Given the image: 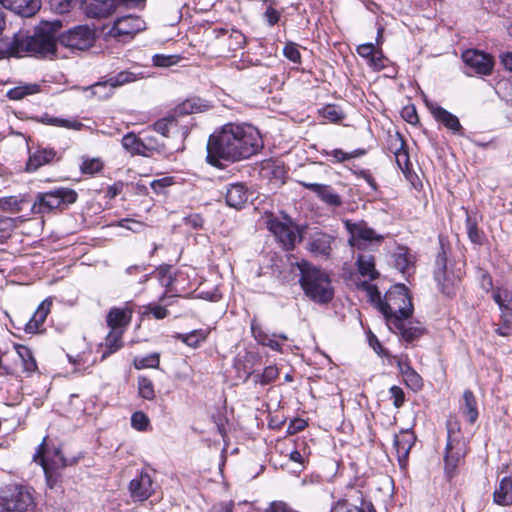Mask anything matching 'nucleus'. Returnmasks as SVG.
Masks as SVG:
<instances>
[{
	"label": "nucleus",
	"mask_w": 512,
	"mask_h": 512,
	"mask_svg": "<svg viewBox=\"0 0 512 512\" xmlns=\"http://www.w3.org/2000/svg\"><path fill=\"white\" fill-rule=\"evenodd\" d=\"M159 363L160 358L158 353H152L143 358L134 360V365L136 369L157 368L159 366Z\"/></svg>",
	"instance_id": "46"
},
{
	"label": "nucleus",
	"mask_w": 512,
	"mask_h": 512,
	"mask_svg": "<svg viewBox=\"0 0 512 512\" xmlns=\"http://www.w3.org/2000/svg\"><path fill=\"white\" fill-rule=\"evenodd\" d=\"M466 230L470 241L477 245H482L484 233L478 228V223L475 217L467 214L466 217Z\"/></svg>",
	"instance_id": "37"
},
{
	"label": "nucleus",
	"mask_w": 512,
	"mask_h": 512,
	"mask_svg": "<svg viewBox=\"0 0 512 512\" xmlns=\"http://www.w3.org/2000/svg\"><path fill=\"white\" fill-rule=\"evenodd\" d=\"M124 333L117 330H110L105 338L104 344L101 345L103 348L101 360L106 359L110 355L114 354L123 347L122 336Z\"/></svg>",
	"instance_id": "32"
},
{
	"label": "nucleus",
	"mask_w": 512,
	"mask_h": 512,
	"mask_svg": "<svg viewBox=\"0 0 512 512\" xmlns=\"http://www.w3.org/2000/svg\"><path fill=\"white\" fill-rule=\"evenodd\" d=\"M41 465L45 472L46 481L50 488H54L57 483V474L55 473L54 466L58 465L57 461H53L52 464L49 463L48 459L45 456L41 457Z\"/></svg>",
	"instance_id": "43"
},
{
	"label": "nucleus",
	"mask_w": 512,
	"mask_h": 512,
	"mask_svg": "<svg viewBox=\"0 0 512 512\" xmlns=\"http://www.w3.org/2000/svg\"><path fill=\"white\" fill-rule=\"evenodd\" d=\"M54 159L59 160V157H57V152L54 149H39L30 155L26 163V170L28 172H34L41 166L51 163Z\"/></svg>",
	"instance_id": "29"
},
{
	"label": "nucleus",
	"mask_w": 512,
	"mask_h": 512,
	"mask_svg": "<svg viewBox=\"0 0 512 512\" xmlns=\"http://www.w3.org/2000/svg\"><path fill=\"white\" fill-rule=\"evenodd\" d=\"M94 33L88 26H77L57 35V43L71 50H85L92 46Z\"/></svg>",
	"instance_id": "11"
},
{
	"label": "nucleus",
	"mask_w": 512,
	"mask_h": 512,
	"mask_svg": "<svg viewBox=\"0 0 512 512\" xmlns=\"http://www.w3.org/2000/svg\"><path fill=\"white\" fill-rule=\"evenodd\" d=\"M460 411L470 424L476 422L478 418V406L474 393L471 390H465L460 403Z\"/></svg>",
	"instance_id": "30"
},
{
	"label": "nucleus",
	"mask_w": 512,
	"mask_h": 512,
	"mask_svg": "<svg viewBox=\"0 0 512 512\" xmlns=\"http://www.w3.org/2000/svg\"><path fill=\"white\" fill-rule=\"evenodd\" d=\"M322 154L330 156V161L332 163H342L348 160V152H345L342 149H333L331 151L323 150Z\"/></svg>",
	"instance_id": "57"
},
{
	"label": "nucleus",
	"mask_w": 512,
	"mask_h": 512,
	"mask_svg": "<svg viewBox=\"0 0 512 512\" xmlns=\"http://www.w3.org/2000/svg\"><path fill=\"white\" fill-rule=\"evenodd\" d=\"M279 375L278 368L270 365L265 367L262 373H253V380L257 384L267 385L273 382Z\"/></svg>",
	"instance_id": "40"
},
{
	"label": "nucleus",
	"mask_w": 512,
	"mask_h": 512,
	"mask_svg": "<svg viewBox=\"0 0 512 512\" xmlns=\"http://www.w3.org/2000/svg\"><path fill=\"white\" fill-rule=\"evenodd\" d=\"M493 300L501 310V319L506 326H512V292L506 288H496L492 293Z\"/></svg>",
	"instance_id": "24"
},
{
	"label": "nucleus",
	"mask_w": 512,
	"mask_h": 512,
	"mask_svg": "<svg viewBox=\"0 0 512 512\" xmlns=\"http://www.w3.org/2000/svg\"><path fill=\"white\" fill-rule=\"evenodd\" d=\"M77 193L70 188H57L48 192L38 193L36 200L32 205L34 214H46L62 205L72 204L77 200Z\"/></svg>",
	"instance_id": "8"
},
{
	"label": "nucleus",
	"mask_w": 512,
	"mask_h": 512,
	"mask_svg": "<svg viewBox=\"0 0 512 512\" xmlns=\"http://www.w3.org/2000/svg\"><path fill=\"white\" fill-rule=\"evenodd\" d=\"M375 47H374V44L373 43H364V44H361L357 47V53L363 57V58H367V59H370V57L373 55V53L375 52Z\"/></svg>",
	"instance_id": "63"
},
{
	"label": "nucleus",
	"mask_w": 512,
	"mask_h": 512,
	"mask_svg": "<svg viewBox=\"0 0 512 512\" xmlns=\"http://www.w3.org/2000/svg\"><path fill=\"white\" fill-rule=\"evenodd\" d=\"M0 505L7 512H32L35 508L32 489L16 482L6 484L0 492Z\"/></svg>",
	"instance_id": "5"
},
{
	"label": "nucleus",
	"mask_w": 512,
	"mask_h": 512,
	"mask_svg": "<svg viewBox=\"0 0 512 512\" xmlns=\"http://www.w3.org/2000/svg\"><path fill=\"white\" fill-rule=\"evenodd\" d=\"M17 352L23 360L25 370H27L29 372L36 370V368H37L36 361L34 360V358L32 356V352L28 347L19 346L17 348Z\"/></svg>",
	"instance_id": "45"
},
{
	"label": "nucleus",
	"mask_w": 512,
	"mask_h": 512,
	"mask_svg": "<svg viewBox=\"0 0 512 512\" xmlns=\"http://www.w3.org/2000/svg\"><path fill=\"white\" fill-rule=\"evenodd\" d=\"M123 147L131 153H139L142 143L133 133H128L122 138Z\"/></svg>",
	"instance_id": "47"
},
{
	"label": "nucleus",
	"mask_w": 512,
	"mask_h": 512,
	"mask_svg": "<svg viewBox=\"0 0 512 512\" xmlns=\"http://www.w3.org/2000/svg\"><path fill=\"white\" fill-rule=\"evenodd\" d=\"M138 79L137 75L130 71H121L117 75L110 77L105 82H98L90 87V90L93 95L97 96L98 98H106L108 97V93L101 94L98 89L100 88H107V86H110V90H112L115 87L122 86L127 83L134 82Z\"/></svg>",
	"instance_id": "19"
},
{
	"label": "nucleus",
	"mask_w": 512,
	"mask_h": 512,
	"mask_svg": "<svg viewBox=\"0 0 512 512\" xmlns=\"http://www.w3.org/2000/svg\"><path fill=\"white\" fill-rule=\"evenodd\" d=\"M40 121L46 125L57 126L76 131L83 129L84 127V124L76 118L65 119L60 117H53L48 114L43 115Z\"/></svg>",
	"instance_id": "35"
},
{
	"label": "nucleus",
	"mask_w": 512,
	"mask_h": 512,
	"mask_svg": "<svg viewBox=\"0 0 512 512\" xmlns=\"http://www.w3.org/2000/svg\"><path fill=\"white\" fill-rule=\"evenodd\" d=\"M272 5L269 4L264 13V18L270 26L275 25L280 19V12L274 9Z\"/></svg>",
	"instance_id": "61"
},
{
	"label": "nucleus",
	"mask_w": 512,
	"mask_h": 512,
	"mask_svg": "<svg viewBox=\"0 0 512 512\" xmlns=\"http://www.w3.org/2000/svg\"><path fill=\"white\" fill-rule=\"evenodd\" d=\"M393 404L396 408H400L405 402V393L399 386H392L389 390Z\"/></svg>",
	"instance_id": "56"
},
{
	"label": "nucleus",
	"mask_w": 512,
	"mask_h": 512,
	"mask_svg": "<svg viewBox=\"0 0 512 512\" xmlns=\"http://www.w3.org/2000/svg\"><path fill=\"white\" fill-rule=\"evenodd\" d=\"M385 56L381 51H375L369 59V65L375 70L380 71L385 68Z\"/></svg>",
	"instance_id": "58"
},
{
	"label": "nucleus",
	"mask_w": 512,
	"mask_h": 512,
	"mask_svg": "<svg viewBox=\"0 0 512 512\" xmlns=\"http://www.w3.org/2000/svg\"><path fill=\"white\" fill-rule=\"evenodd\" d=\"M429 109L436 121L443 124L447 129L451 130L454 134L463 135V128L460 124L458 117L443 107L432 104Z\"/></svg>",
	"instance_id": "23"
},
{
	"label": "nucleus",
	"mask_w": 512,
	"mask_h": 512,
	"mask_svg": "<svg viewBox=\"0 0 512 512\" xmlns=\"http://www.w3.org/2000/svg\"><path fill=\"white\" fill-rule=\"evenodd\" d=\"M132 318V310L128 307L111 308L107 314L106 322L110 330H117L124 333Z\"/></svg>",
	"instance_id": "22"
},
{
	"label": "nucleus",
	"mask_w": 512,
	"mask_h": 512,
	"mask_svg": "<svg viewBox=\"0 0 512 512\" xmlns=\"http://www.w3.org/2000/svg\"><path fill=\"white\" fill-rule=\"evenodd\" d=\"M415 440V435L410 430H402L400 434L394 436L393 446L396 450L398 461L401 466L406 464Z\"/></svg>",
	"instance_id": "21"
},
{
	"label": "nucleus",
	"mask_w": 512,
	"mask_h": 512,
	"mask_svg": "<svg viewBox=\"0 0 512 512\" xmlns=\"http://www.w3.org/2000/svg\"><path fill=\"white\" fill-rule=\"evenodd\" d=\"M200 111L201 106L196 102V100H186L176 107L172 115L156 121L153 125L154 130L164 137H170L179 133L186 137L188 134V126L181 125L179 117Z\"/></svg>",
	"instance_id": "6"
},
{
	"label": "nucleus",
	"mask_w": 512,
	"mask_h": 512,
	"mask_svg": "<svg viewBox=\"0 0 512 512\" xmlns=\"http://www.w3.org/2000/svg\"><path fill=\"white\" fill-rule=\"evenodd\" d=\"M467 445L460 431H455L450 422L447 423V443L444 454V469L448 478H452L457 468L464 461Z\"/></svg>",
	"instance_id": "7"
},
{
	"label": "nucleus",
	"mask_w": 512,
	"mask_h": 512,
	"mask_svg": "<svg viewBox=\"0 0 512 512\" xmlns=\"http://www.w3.org/2000/svg\"><path fill=\"white\" fill-rule=\"evenodd\" d=\"M390 359H391L390 363H392V360L395 361V363H396V365L398 367V370H399L400 374L402 375V377H404L410 371L413 370V368L411 367L409 362H407L406 360H403L401 357L391 356Z\"/></svg>",
	"instance_id": "59"
},
{
	"label": "nucleus",
	"mask_w": 512,
	"mask_h": 512,
	"mask_svg": "<svg viewBox=\"0 0 512 512\" xmlns=\"http://www.w3.org/2000/svg\"><path fill=\"white\" fill-rule=\"evenodd\" d=\"M435 280L441 287V291L444 294H446L447 296H452L455 294V287L460 281V277L455 275H452V277H450L447 273V270L443 269L435 273Z\"/></svg>",
	"instance_id": "33"
},
{
	"label": "nucleus",
	"mask_w": 512,
	"mask_h": 512,
	"mask_svg": "<svg viewBox=\"0 0 512 512\" xmlns=\"http://www.w3.org/2000/svg\"><path fill=\"white\" fill-rule=\"evenodd\" d=\"M234 502H219L212 505L209 512H233Z\"/></svg>",
	"instance_id": "64"
},
{
	"label": "nucleus",
	"mask_w": 512,
	"mask_h": 512,
	"mask_svg": "<svg viewBox=\"0 0 512 512\" xmlns=\"http://www.w3.org/2000/svg\"><path fill=\"white\" fill-rule=\"evenodd\" d=\"M248 189L242 183L230 184L225 193V200L228 206L241 209L248 201Z\"/></svg>",
	"instance_id": "27"
},
{
	"label": "nucleus",
	"mask_w": 512,
	"mask_h": 512,
	"mask_svg": "<svg viewBox=\"0 0 512 512\" xmlns=\"http://www.w3.org/2000/svg\"><path fill=\"white\" fill-rule=\"evenodd\" d=\"M349 495L350 501H355V510L357 512H376L373 504L366 500L361 491L353 490Z\"/></svg>",
	"instance_id": "39"
},
{
	"label": "nucleus",
	"mask_w": 512,
	"mask_h": 512,
	"mask_svg": "<svg viewBox=\"0 0 512 512\" xmlns=\"http://www.w3.org/2000/svg\"><path fill=\"white\" fill-rule=\"evenodd\" d=\"M304 188L314 192L324 203L329 206H341V197L329 185L312 183L307 181H299Z\"/></svg>",
	"instance_id": "20"
},
{
	"label": "nucleus",
	"mask_w": 512,
	"mask_h": 512,
	"mask_svg": "<svg viewBox=\"0 0 512 512\" xmlns=\"http://www.w3.org/2000/svg\"><path fill=\"white\" fill-rule=\"evenodd\" d=\"M405 384L414 391L422 388L423 382L421 376L413 369L403 377Z\"/></svg>",
	"instance_id": "52"
},
{
	"label": "nucleus",
	"mask_w": 512,
	"mask_h": 512,
	"mask_svg": "<svg viewBox=\"0 0 512 512\" xmlns=\"http://www.w3.org/2000/svg\"><path fill=\"white\" fill-rule=\"evenodd\" d=\"M143 0H87L85 2V12L87 16L93 18H102L110 15L117 6H136Z\"/></svg>",
	"instance_id": "15"
},
{
	"label": "nucleus",
	"mask_w": 512,
	"mask_h": 512,
	"mask_svg": "<svg viewBox=\"0 0 512 512\" xmlns=\"http://www.w3.org/2000/svg\"><path fill=\"white\" fill-rule=\"evenodd\" d=\"M372 301L378 302V308L384 315L387 325L393 317H410L413 313V304L408 290L403 284H397L390 288L381 300L380 293L375 290L371 293Z\"/></svg>",
	"instance_id": "4"
},
{
	"label": "nucleus",
	"mask_w": 512,
	"mask_h": 512,
	"mask_svg": "<svg viewBox=\"0 0 512 512\" xmlns=\"http://www.w3.org/2000/svg\"><path fill=\"white\" fill-rule=\"evenodd\" d=\"M493 500L501 506L512 504V477H504L493 493Z\"/></svg>",
	"instance_id": "31"
},
{
	"label": "nucleus",
	"mask_w": 512,
	"mask_h": 512,
	"mask_svg": "<svg viewBox=\"0 0 512 512\" xmlns=\"http://www.w3.org/2000/svg\"><path fill=\"white\" fill-rule=\"evenodd\" d=\"M144 28L145 22L140 17L126 15L114 20L113 25L106 32V36L125 42Z\"/></svg>",
	"instance_id": "10"
},
{
	"label": "nucleus",
	"mask_w": 512,
	"mask_h": 512,
	"mask_svg": "<svg viewBox=\"0 0 512 512\" xmlns=\"http://www.w3.org/2000/svg\"><path fill=\"white\" fill-rule=\"evenodd\" d=\"M344 226L350 234L349 245L358 250H364L369 244L373 242L380 243L383 240V236L377 234L364 221L352 222L351 220H345Z\"/></svg>",
	"instance_id": "9"
},
{
	"label": "nucleus",
	"mask_w": 512,
	"mask_h": 512,
	"mask_svg": "<svg viewBox=\"0 0 512 512\" xmlns=\"http://www.w3.org/2000/svg\"><path fill=\"white\" fill-rule=\"evenodd\" d=\"M355 501H350L349 495L345 499L339 500L330 512H357L355 510Z\"/></svg>",
	"instance_id": "53"
},
{
	"label": "nucleus",
	"mask_w": 512,
	"mask_h": 512,
	"mask_svg": "<svg viewBox=\"0 0 512 512\" xmlns=\"http://www.w3.org/2000/svg\"><path fill=\"white\" fill-rule=\"evenodd\" d=\"M268 228L286 250H292L295 244L301 240L298 227L290 222H282L275 218L270 219Z\"/></svg>",
	"instance_id": "13"
},
{
	"label": "nucleus",
	"mask_w": 512,
	"mask_h": 512,
	"mask_svg": "<svg viewBox=\"0 0 512 512\" xmlns=\"http://www.w3.org/2000/svg\"><path fill=\"white\" fill-rule=\"evenodd\" d=\"M283 54L288 60L292 61L293 63H301V54L297 44L293 42L287 43L283 48Z\"/></svg>",
	"instance_id": "50"
},
{
	"label": "nucleus",
	"mask_w": 512,
	"mask_h": 512,
	"mask_svg": "<svg viewBox=\"0 0 512 512\" xmlns=\"http://www.w3.org/2000/svg\"><path fill=\"white\" fill-rule=\"evenodd\" d=\"M392 257L396 269L402 273H405L411 264V259L407 249L404 247L397 248Z\"/></svg>",
	"instance_id": "38"
},
{
	"label": "nucleus",
	"mask_w": 512,
	"mask_h": 512,
	"mask_svg": "<svg viewBox=\"0 0 512 512\" xmlns=\"http://www.w3.org/2000/svg\"><path fill=\"white\" fill-rule=\"evenodd\" d=\"M462 60L465 64L464 73L468 76L489 75L493 68L490 55L476 49L464 51Z\"/></svg>",
	"instance_id": "12"
},
{
	"label": "nucleus",
	"mask_w": 512,
	"mask_h": 512,
	"mask_svg": "<svg viewBox=\"0 0 512 512\" xmlns=\"http://www.w3.org/2000/svg\"><path fill=\"white\" fill-rule=\"evenodd\" d=\"M259 131L248 124L227 123L209 136L207 161L222 166L221 161L237 162L256 154L262 148Z\"/></svg>",
	"instance_id": "1"
},
{
	"label": "nucleus",
	"mask_w": 512,
	"mask_h": 512,
	"mask_svg": "<svg viewBox=\"0 0 512 512\" xmlns=\"http://www.w3.org/2000/svg\"><path fill=\"white\" fill-rule=\"evenodd\" d=\"M211 35L218 41L219 49L222 53L237 51L244 47L246 43L245 35L236 29L231 31L225 28H214Z\"/></svg>",
	"instance_id": "14"
},
{
	"label": "nucleus",
	"mask_w": 512,
	"mask_h": 512,
	"mask_svg": "<svg viewBox=\"0 0 512 512\" xmlns=\"http://www.w3.org/2000/svg\"><path fill=\"white\" fill-rule=\"evenodd\" d=\"M138 390L139 395L145 400H153L155 398L154 385L152 381L147 377L138 378Z\"/></svg>",
	"instance_id": "41"
},
{
	"label": "nucleus",
	"mask_w": 512,
	"mask_h": 512,
	"mask_svg": "<svg viewBox=\"0 0 512 512\" xmlns=\"http://www.w3.org/2000/svg\"><path fill=\"white\" fill-rule=\"evenodd\" d=\"M409 317H393L390 320L388 327L390 330L401 335L406 342H413L421 337L424 333V328L419 325H414L412 322H407Z\"/></svg>",
	"instance_id": "18"
},
{
	"label": "nucleus",
	"mask_w": 512,
	"mask_h": 512,
	"mask_svg": "<svg viewBox=\"0 0 512 512\" xmlns=\"http://www.w3.org/2000/svg\"><path fill=\"white\" fill-rule=\"evenodd\" d=\"M207 330L198 329L189 333H178L175 338L185 343L189 347L196 348L200 343L204 342L208 336Z\"/></svg>",
	"instance_id": "36"
},
{
	"label": "nucleus",
	"mask_w": 512,
	"mask_h": 512,
	"mask_svg": "<svg viewBox=\"0 0 512 512\" xmlns=\"http://www.w3.org/2000/svg\"><path fill=\"white\" fill-rule=\"evenodd\" d=\"M251 332L253 337L259 344L267 346L274 351L281 350V344L276 340V338H280L283 341H286L288 339L285 334L269 335L262 329V327L259 324L256 323L255 320L251 322Z\"/></svg>",
	"instance_id": "26"
},
{
	"label": "nucleus",
	"mask_w": 512,
	"mask_h": 512,
	"mask_svg": "<svg viewBox=\"0 0 512 512\" xmlns=\"http://www.w3.org/2000/svg\"><path fill=\"white\" fill-rule=\"evenodd\" d=\"M300 271V285L306 296L312 301L325 304L334 296L329 275L322 269L313 266L307 261L297 263Z\"/></svg>",
	"instance_id": "3"
},
{
	"label": "nucleus",
	"mask_w": 512,
	"mask_h": 512,
	"mask_svg": "<svg viewBox=\"0 0 512 512\" xmlns=\"http://www.w3.org/2000/svg\"><path fill=\"white\" fill-rule=\"evenodd\" d=\"M103 167V163L98 158L86 159L81 165V171L84 174H95L99 172Z\"/></svg>",
	"instance_id": "51"
},
{
	"label": "nucleus",
	"mask_w": 512,
	"mask_h": 512,
	"mask_svg": "<svg viewBox=\"0 0 512 512\" xmlns=\"http://www.w3.org/2000/svg\"><path fill=\"white\" fill-rule=\"evenodd\" d=\"M38 91V85L18 86L10 89L7 96L11 100H21L27 95L34 94Z\"/></svg>",
	"instance_id": "42"
},
{
	"label": "nucleus",
	"mask_w": 512,
	"mask_h": 512,
	"mask_svg": "<svg viewBox=\"0 0 512 512\" xmlns=\"http://www.w3.org/2000/svg\"><path fill=\"white\" fill-rule=\"evenodd\" d=\"M264 512H294L286 503L282 501L272 502Z\"/></svg>",
	"instance_id": "62"
},
{
	"label": "nucleus",
	"mask_w": 512,
	"mask_h": 512,
	"mask_svg": "<svg viewBox=\"0 0 512 512\" xmlns=\"http://www.w3.org/2000/svg\"><path fill=\"white\" fill-rule=\"evenodd\" d=\"M179 60L176 55H155L153 57V63L159 67H169L175 65Z\"/></svg>",
	"instance_id": "54"
},
{
	"label": "nucleus",
	"mask_w": 512,
	"mask_h": 512,
	"mask_svg": "<svg viewBox=\"0 0 512 512\" xmlns=\"http://www.w3.org/2000/svg\"><path fill=\"white\" fill-rule=\"evenodd\" d=\"M22 199H18L15 196L4 197L0 199V209L3 211L18 213L22 210Z\"/></svg>",
	"instance_id": "44"
},
{
	"label": "nucleus",
	"mask_w": 512,
	"mask_h": 512,
	"mask_svg": "<svg viewBox=\"0 0 512 512\" xmlns=\"http://www.w3.org/2000/svg\"><path fill=\"white\" fill-rule=\"evenodd\" d=\"M147 312L151 313L155 319H164L168 315V310L158 304H149Z\"/></svg>",
	"instance_id": "60"
},
{
	"label": "nucleus",
	"mask_w": 512,
	"mask_h": 512,
	"mask_svg": "<svg viewBox=\"0 0 512 512\" xmlns=\"http://www.w3.org/2000/svg\"><path fill=\"white\" fill-rule=\"evenodd\" d=\"M150 424L148 416L141 412H134L131 416V426L138 431H146Z\"/></svg>",
	"instance_id": "48"
},
{
	"label": "nucleus",
	"mask_w": 512,
	"mask_h": 512,
	"mask_svg": "<svg viewBox=\"0 0 512 512\" xmlns=\"http://www.w3.org/2000/svg\"><path fill=\"white\" fill-rule=\"evenodd\" d=\"M320 114L324 119H327L331 122H339L344 118L342 111L339 110L335 105H326L322 108Z\"/></svg>",
	"instance_id": "49"
},
{
	"label": "nucleus",
	"mask_w": 512,
	"mask_h": 512,
	"mask_svg": "<svg viewBox=\"0 0 512 512\" xmlns=\"http://www.w3.org/2000/svg\"><path fill=\"white\" fill-rule=\"evenodd\" d=\"M52 301L45 299L40 303L36 311L34 312L31 319L25 325V332L29 334H35L40 332V328L50 313Z\"/></svg>",
	"instance_id": "28"
},
{
	"label": "nucleus",
	"mask_w": 512,
	"mask_h": 512,
	"mask_svg": "<svg viewBox=\"0 0 512 512\" xmlns=\"http://www.w3.org/2000/svg\"><path fill=\"white\" fill-rule=\"evenodd\" d=\"M128 490L134 501L147 500L154 492L151 476L142 472L130 481Z\"/></svg>",
	"instance_id": "17"
},
{
	"label": "nucleus",
	"mask_w": 512,
	"mask_h": 512,
	"mask_svg": "<svg viewBox=\"0 0 512 512\" xmlns=\"http://www.w3.org/2000/svg\"><path fill=\"white\" fill-rule=\"evenodd\" d=\"M3 7L23 16H33L41 7L40 0H0Z\"/></svg>",
	"instance_id": "25"
},
{
	"label": "nucleus",
	"mask_w": 512,
	"mask_h": 512,
	"mask_svg": "<svg viewBox=\"0 0 512 512\" xmlns=\"http://www.w3.org/2000/svg\"><path fill=\"white\" fill-rule=\"evenodd\" d=\"M173 184L172 177H163L160 179L153 180L150 183L151 188L157 194H161L164 192L165 188L171 186Z\"/></svg>",
	"instance_id": "55"
},
{
	"label": "nucleus",
	"mask_w": 512,
	"mask_h": 512,
	"mask_svg": "<svg viewBox=\"0 0 512 512\" xmlns=\"http://www.w3.org/2000/svg\"><path fill=\"white\" fill-rule=\"evenodd\" d=\"M334 242L335 236L316 229L309 234L306 247L313 256L328 259Z\"/></svg>",
	"instance_id": "16"
},
{
	"label": "nucleus",
	"mask_w": 512,
	"mask_h": 512,
	"mask_svg": "<svg viewBox=\"0 0 512 512\" xmlns=\"http://www.w3.org/2000/svg\"><path fill=\"white\" fill-rule=\"evenodd\" d=\"M357 266L359 273L369 280H374L379 275L375 269V260L372 255L359 254L357 257Z\"/></svg>",
	"instance_id": "34"
},
{
	"label": "nucleus",
	"mask_w": 512,
	"mask_h": 512,
	"mask_svg": "<svg viewBox=\"0 0 512 512\" xmlns=\"http://www.w3.org/2000/svg\"><path fill=\"white\" fill-rule=\"evenodd\" d=\"M60 28V21L44 22L35 28L32 35L24 31L14 33L13 37L3 41V52L8 57L16 58H53L56 56Z\"/></svg>",
	"instance_id": "2"
}]
</instances>
